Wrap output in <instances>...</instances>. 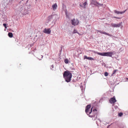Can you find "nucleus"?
Returning <instances> with one entry per match:
<instances>
[{
    "label": "nucleus",
    "instance_id": "1a4fd4ad",
    "mask_svg": "<svg viewBox=\"0 0 128 128\" xmlns=\"http://www.w3.org/2000/svg\"><path fill=\"white\" fill-rule=\"evenodd\" d=\"M126 10H125L123 11L122 12H119V11H117L116 10H114V13L116 14H123L125 12Z\"/></svg>",
    "mask_w": 128,
    "mask_h": 128
},
{
    "label": "nucleus",
    "instance_id": "39448f33",
    "mask_svg": "<svg viewBox=\"0 0 128 128\" xmlns=\"http://www.w3.org/2000/svg\"><path fill=\"white\" fill-rule=\"evenodd\" d=\"M78 20L77 19H74L71 20V23L74 26L77 25L78 23Z\"/></svg>",
    "mask_w": 128,
    "mask_h": 128
},
{
    "label": "nucleus",
    "instance_id": "9b49d317",
    "mask_svg": "<svg viewBox=\"0 0 128 128\" xmlns=\"http://www.w3.org/2000/svg\"><path fill=\"white\" fill-rule=\"evenodd\" d=\"M70 58H66L64 59V62L65 63L67 64L69 62H70Z\"/></svg>",
    "mask_w": 128,
    "mask_h": 128
},
{
    "label": "nucleus",
    "instance_id": "5701e85b",
    "mask_svg": "<svg viewBox=\"0 0 128 128\" xmlns=\"http://www.w3.org/2000/svg\"><path fill=\"white\" fill-rule=\"evenodd\" d=\"M114 18H117V19H120V18H118V17H116V16H114Z\"/></svg>",
    "mask_w": 128,
    "mask_h": 128
},
{
    "label": "nucleus",
    "instance_id": "2eb2a0df",
    "mask_svg": "<svg viewBox=\"0 0 128 128\" xmlns=\"http://www.w3.org/2000/svg\"><path fill=\"white\" fill-rule=\"evenodd\" d=\"M53 16L52 15H51L49 16L48 18V19L49 21H50L51 19L52 18Z\"/></svg>",
    "mask_w": 128,
    "mask_h": 128
},
{
    "label": "nucleus",
    "instance_id": "f3484780",
    "mask_svg": "<svg viewBox=\"0 0 128 128\" xmlns=\"http://www.w3.org/2000/svg\"><path fill=\"white\" fill-rule=\"evenodd\" d=\"M118 71V70H114L113 72L112 73V76H113L114 74H115L116 72Z\"/></svg>",
    "mask_w": 128,
    "mask_h": 128
},
{
    "label": "nucleus",
    "instance_id": "7ed1b4c3",
    "mask_svg": "<svg viewBox=\"0 0 128 128\" xmlns=\"http://www.w3.org/2000/svg\"><path fill=\"white\" fill-rule=\"evenodd\" d=\"M91 106L90 105H87L86 107L85 112L88 115H89V114H91L92 108L91 109L90 111V108Z\"/></svg>",
    "mask_w": 128,
    "mask_h": 128
},
{
    "label": "nucleus",
    "instance_id": "4be33fe9",
    "mask_svg": "<svg viewBox=\"0 0 128 128\" xmlns=\"http://www.w3.org/2000/svg\"><path fill=\"white\" fill-rule=\"evenodd\" d=\"M87 4V2H85L84 3L83 5L84 6H85Z\"/></svg>",
    "mask_w": 128,
    "mask_h": 128
},
{
    "label": "nucleus",
    "instance_id": "f8f14e48",
    "mask_svg": "<svg viewBox=\"0 0 128 128\" xmlns=\"http://www.w3.org/2000/svg\"><path fill=\"white\" fill-rule=\"evenodd\" d=\"M112 26L113 27H120V24H112Z\"/></svg>",
    "mask_w": 128,
    "mask_h": 128
},
{
    "label": "nucleus",
    "instance_id": "4468645a",
    "mask_svg": "<svg viewBox=\"0 0 128 128\" xmlns=\"http://www.w3.org/2000/svg\"><path fill=\"white\" fill-rule=\"evenodd\" d=\"M84 59H87L89 60H93V58L91 57H89L88 56H84Z\"/></svg>",
    "mask_w": 128,
    "mask_h": 128
},
{
    "label": "nucleus",
    "instance_id": "c85d7f7f",
    "mask_svg": "<svg viewBox=\"0 0 128 128\" xmlns=\"http://www.w3.org/2000/svg\"><path fill=\"white\" fill-rule=\"evenodd\" d=\"M116 58H117L116 57Z\"/></svg>",
    "mask_w": 128,
    "mask_h": 128
},
{
    "label": "nucleus",
    "instance_id": "20e7f679",
    "mask_svg": "<svg viewBox=\"0 0 128 128\" xmlns=\"http://www.w3.org/2000/svg\"><path fill=\"white\" fill-rule=\"evenodd\" d=\"M90 4H93L94 5L98 6L99 5L100 6H102V4H100L96 0H91Z\"/></svg>",
    "mask_w": 128,
    "mask_h": 128
},
{
    "label": "nucleus",
    "instance_id": "412c9836",
    "mask_svg": "<svg viewBox=\"0 0 128 128\" xmlns=\"http://www.w3.org/2000/svg\"><path fill=\"white\" fill-rule=\"evenodd\" d=\"M76 33H78L77 31L75 29H74L73 31V34H75Z\"/></svg>",
    "mask_w": 128,
    "mask_h": 128
},
{
    "label": "nucleus",
    "instance_id": "6ab92c4d",
    "mask_svg": "<svg viewBox=\"0 0 128 128\" xmlns=\"http://www.w3.org/2000/svg\"><path fill=\"white\" fill-rule=\"evenodd\" d=\"M104 75L106 76H108V73L107 72H106L104 73Z\"/></svg>",
    "mask_w": 128,
    "mask_h": 128
},
{
    "label": "nucleus",
    "instance_id": "f03ea898",
    "mask_svg": "<svg viewBox=\"0 0 128 128\" xmlns=\"http://www.w3.org/2000/svg\"><path fill=\"white\" fill-rule=\"evenodd\" d=\"M95 54H97L98 55L104 56H111L115 53L114 52H111L98 53L97 52L93 51Z\"/></svg>",
    "mask_w": 128,
    "mask_h": 128
},
{
    "label": "nucleus",
    "instance_id": "393cba45",
    "mask_svg": "<svg viewBox=\"0 0 128 128\" xmlns=\"http://www.w3.org/2000/svg\"><path fill=\"white\" fill-rule=\"evenodd\" d=\"M126 79L127 80H128V78H126Z\"/></svg>",
    "mask_w": 128,
    "mask_h": 128
},
{
    "label": "nucleus",
    "instance_id": "9d476101",
    "mask_svg": "<svg viewBox=\"0 0 128 128\" xmlns=\"http://www.w3.org/2000/svg\"><path fill=\"white\" fill-rule=\"evenodd\" d=\"M97 31L98 32H99L100 33L102 34H105L106 35H108V36H110L111 35L110 34H109L108 33H107L105 32H102L100 30H97Z\"/></svg>",
    "mask_w": 128,
    "mask_h": 128
},
{
    "label": "nucleus",
    "instance_id": "423d86ee",
    "mask_svg": "<svg viewBox=\"0 0 128 128\" xmlns=\"http://www.w3.org/2000/svg\"><path fill=\"white\" fill-rule=\"evenodd\" d=\"M96 111L97 110L96 109H94L93 111H92L91 113H92V115H90L89 114V116L91 118L94 117L96 114Z\"/></svg>",
    "mask_w": 128,
    "mask_h": 128
},
{
    "label": "nucleus",
    "instance_id": "f257e3e1",
    "mask_svg": "<svg viewBox=\"0 0 128 128\" xmlns=\"http://www.w3.org/2000/svg\"><path fill=\"white\" fill-rule=\"evenodd\" d=\"M72 74L68 71H66L63 74V76L67 82H70L72 77Z\"/></svg>",
    "mask_w": 128,
    "mask_h": 128
},
{
    "label": "nucleus",
    "instance_id": "0eeeda50",
    "mask_svg": "<svg viewBox=\"0 0 128 128\" xmlns=\"http://www.w3.org/2000/svg\"><path fill=\"white\" fill-rule=\"evenodd\" d=\"M111 104H113L116 102L115 98L114 96L112 98H111L109 100Z\"/></svg>",
    "mask_w": 128,
    "mask_h": 128
},
{
    "label": "nucleus",
    "instance_id": "dca6fc26",
    "mask_svg": "<svg viewBox=\"0 0 128 128\" xmlns=\"http://www.w3.org/2000/svg\"><path fill=\"white\" fill-rule=\"evenodd\" d=\"M8 35L10 38H12L13 36V34L12 32H8Z\"/></svg>",
    "mask_w": 128,
    "mask_h": 128
},
{
    "label": "nucleus",
    "instance_id": "6e6552de",
    "mask_svg": "<svg viewBox=\"0 0 128 128\" xmlns=\"http://www.w3.org/2000/svg\"><path fill=\"white\" fill-rule=\"evenodd\" d=\"M43 32L45 33L49 34L50 33L51 30L50 28H45L43 30Z\"/></svg>",
    "mask_w": 128,
    "mask_h": 128
},
{
    "label": "nucleus",
    "instance_id": "ddd939ff",
    "mask_svg": "<svg viewBox=\"0 0 128 128\" xmlns=\"http://www.w3.org/2000/svg\"><path fill=\"white\" fill-rule=\"evenodd\" d=\"M57 7V6L56 3H55L52 6V7L54 10H55L56 9Z\"/></svg>",
    "mask_w": 128,
    "mask_h": 128
},
{
    "label": "nucleus",
    "instance_id": "bb28decb",
    "mask_svg": "<svg viewBox=\"0 0 128 128\" xmlns=\"http://www.w3.org/2000/svg\"><path fill=\"white\" fill-rule=\"evenodd\" d=\"M80 6H81V5H80Z\"/></svg>",
    "mask_w": 128,
    "mask_h": 128
},
{
    "label": "nucleus",
    "instance_id": "cd10ccee",
    "mask_svg": "<svg viewBox=\"0 0 128 128\" xmlns=\"http://www.w3.org/2000/svg\"><path fill=\"white\" fill-rule=\"evenodd\" d=\"M51 68V69H52L51 68Z\"/></svg>",
    "mask_w": 128,
    "mask_h": 128
},
{
    "label": "nucleus",
    "instance_id": "b1692460",
    "mask_svg": "<svg viewBox=\"0 0 128 128\" xmlns=\"http://www.w3.org/2000/svg\"><path fill=\"white\" fill-rule=\"evenodd\" d=\"M51 67H52V68H54V66H53V65H52L51 66Z\"/></svg>",
    "mask_w": 128,
    "mask_h": 128
},
{
    "label": "nucleus",
    "instance_id": "a878e982",
    "mask_svg": "<svg viewBox=\"0 0 128 128\" xmlns=\"http://www.w3.org/2000/svg\"><path fill=\"white\" fill-rule=\"evenodd\" d=\"M42 57H43V56H41V58H42Z\"/></svg>",
    "mask_w": 128,
    "mask_h": 128
},
{
    "label": "nucleus",
    "instance_id": "a211bd4d",
    "mask_svg": "<svg viewBox=\"0 0 128 128\" xmlns=\"http://www.w3.org/2000/svg\"><path fill=\"white\" fill-rule=\"evenodd\" d=\"M7 24H3V25L4 27L5 28H7Z\"/></svg>",
    "mask_w": 128,
    "mask_h": 128
},
{
    "label": "nucleus",
    "instance_id": "aec40b11",
    "mask_svg": "<svg viewBox=\"0 0 128 128\" xmlns=\"http://www.w3.org/2000/svg\"><path fill=\"white\" fill-rule=\"evenodd\" d=\"M123 114L122 112L119 113L118 114V116H121Z\"/></svg>",
    "mask_w": 128,
    "mask_h": 128
}]
</instances>
